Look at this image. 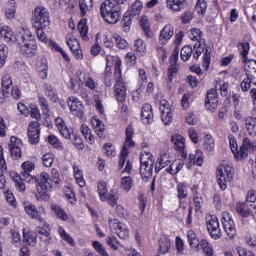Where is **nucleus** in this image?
I'll return each instance as SVG.
<instances>
[{"mask_svg": "<svg viewBox=\"0 0 256 256\" xmlns=\"http://www.w3.org/2000/svg\"><path fill=\"white\" fill-rule=\"evenodd\" d=\"M116 235H118V237L120 239H127V237H129V228H127V225L122 223V225H120V228L118 229Z\"/></svg>", "mask_w": 256, "mask_h": 256, "instance_id": "62", "label": "nucleus"}, {"mask_svg": "<svg viewBox=\"0 0 256 256\" xmlns=\"http://www.w3.org/2000/svg\"><path fill=\"white\" fill-rule=\"evenodd\" d=\"M245 73L247 75H251L256 73V61L255 60H250L245 66Z\"/></svg>", "mask_w": 256, "mask_h": 256, "instance_id": "64", "label": "nucleus"}, {"mask_svg": "<svg viewBox=\"0 0 256 256\" xmlns=\"http://www.w3.org/2000/svg\"><path fill=\"white\" fill-rule=\"evenodd\" d=\"M239 46L241 48L240 55L242 56L243 61L247 63V55H249V49H251V46L249 45V42H242Z\"/></svg>", "mask_w": 256, "mask_h": 256, "instance_id": "57", "label": "nucleus"}, {"mask_svg": "<svg viewBox=\"0 0 256 256\" xmlns=\"http://www.w3.org/2000/svg\"><path fill=\"white\" fill-rule=\"evenodd\" d=\"M170 163L171 160H169V157L167 155L160 156L155 165V173H159L161 169H165V167H167V165H169Z\"/></svg>", "mask_w": 256, "mask_h": 256, "instance_id": "36", "label": "nucleus"}, {"mask_svg": "<svg viewBox=\"0 0 256 256\" xmlns=\"http://www.w3.org/2000/svg\"><path fill=\"white\" fill-rule=\"evenodd\" d=\"M23 242L35 247V245H37V235L35 232H25V230H23Z\"/></svg>", "mask_w": 256, "mask_h": 256, "instance_id": "38", "label": "nucleus"}, {"mask_svg": "<svg viewBox=\"0 0 256 256\" xmlns=\"http://www.w3.org/2000/svg\"><path fill=\"white\" fill-rule=\"evenodd\" d=\"M221 221L225 233L227 234L229 239H233V237L237 235V228L235 227V222L233 221L231 214H229V212H223Z\"/></svg>", "mask_w": 256, "mask_h": 256, "instance_id": "11", "label": "nucleus"}, {"mask_svg": "<svg viewBox=\"0 0 256 256\" xmlns=\"http://www.w3.org/2000/svg\"><path fill=\"white\" fill-rule=\"evenodd\" d=\"M27 215L39 221L40 225L35 228V234L40 241L44 243H49L51 239V229L49 228V224L43 219V217L39 216V212H37V207L33 204H28L24 207Z\"/></svg>", "mask_w": 256, "mask_h": 256, "instance_id": "3", "label": "nucleus"}, {"mask_svg": "<svg viewBox=\"0 0 256 256\" xmlns=\"http://www.w3.org/2000/svg\"><path fill=\"white\" fill-rule=\"evenodd\" d=\"M142 9H143V3L139 0H136L132 4L131 8L128 10L127 13H129L131 17H137V15L141 13Z\"/></svg>", "mask_w": 256, "mask_h": 256, "instance_id": "45", "label": "nucleus"}, {"mask_svg": "<svg viewBox=\"0 0 256 256\" xmlns=\"http://www.w3.org/2000/svg\"><path fill=\"white\" fill-rule=\"evenodd\" d=\"M15 11V0H9L4 10L6 19H15Z\"/></svg>", "mask_w": 256, "mask_h": 256, "instance_id": "35", "label": "nucleus"}, {"mask_svg": "<svg viewBox=\"0 0 256 256\" xmlns=\"http://www.w3.org/2000/svg\"><path fill=\"white\" fill-rule=\"evenodd\" d=\"M125 133H126V140L119 158V167L121 169L125 167V160L129 155V150L127 149V147H135V142L133 141V135H135V130L133 129V126H128L126 128Z\"/></svg>", "mask_w": 256, "mask_h": 256, "instance_id": "9", "label": "nucleus"}, {"mask_svg": "<svg viewBox=\"0 0 256 256\" xmlns=\"http://www.w3.org/2000/svg\"><path fill=\"white\" fill-rule=\"evenodd\" d=\"M16 43L20 46L22 55L26 57H35L37 53V42L33 39L31 31L27 28H22L16 35Z\"/></svg>", "mask_w": 256, "mask_h": 256, "instance_id": "4", "label": "nucleus"}, {"mask_svg": "<svg viewBox=\"0 0 256 256\" xmlns=\"http://www.w3.org/2000/svg\"><path fill=\"white\" fill-rule=\"evenodd\" d=\"M175 28L171 24H166L159 34V41L162 45H167V41L173 37Z\"/></svg>", "mask_w": 256, "mask_h": 256, "instance_id": "18", "label": "nucleus"}, {"mask_svg": "<svg viewBox=\"0 0 256 256\" xmlns=\"http://www.w3.org/2000/svg\"><path fill=\"white\" fill-rule=\"evenodd\" d=\"M23 171L20 174L13 176L15 187L20 193H25L27 186L25 183H34L36 185L35 197L37 201H45L47 199V189L51 187L49 183V174L42 172L40 176H31V171L35 169V164L32 162H24L22 164Z\"/></svg>", "mask_w": 256, "mask_h": 256, "instance_id": "1", "label": "nucleus"}, {"mask_svg": "<svg viewBox=\"0 0 256 256\" xmlns=\"http://www.w3.org/2000/svg\"><path fill=\"white\" fill-rule=\"evenodd\" d=\"M8 149L11 153V157L13 159H19L21 158V139L12 136L10 138V142L8 144Z\"/></svg>", "mask_w": 256, "mask_h": 256, "instance_id": "17", "label": "nucleus"}, {"mask_svg": "<svg viewBox=\"0 0 256 256\" xmlns=\"http://www.w3.org/2000/svg\"><path fill=\"white\" fill-rule=\"evenodd\" d=\"M171 251V240L169 238H164L159 241V254L165 255Z\"/></svg>", "mask_w": 256, "mask_h": 256, "instance_id": "39", "label": "nucleus"}, {"mask_svg": "<svg viewBox=\"0 0 256 256\" xmlns=\"http://www.w3.org/2000/svg\"><path fill=\"white\" fill-rule=\"evenodd\" d=\"M153 165H155V160L153 159V154L145 152L140 156V175L142 179H151L153 175Z\"/></svg>", "mask_w": 256, "mask_h": 256, "instance_id": "7", "label": "nucleus"}, {"mask_svg": "<svg viewBox=\"0 0 256 256\" xmlns=\"http://www.w3.org/2000/svg\"><path fill=\"white\" fill-rule=\"evenodd\" d=\"M175 149L181 153L183 159H187V152H185V138L181 135H174L171 137Z\"/></svg>", "mask_w": 256, "mask_h": 256, "instance_id": "20", "label": "nucleus"}, {"mask_svg": "<svg viewBox=\"0 0 256 256\" xmlns=\"http://www.w3.org/2000/svg\"><path fill=\"white\" fill-rule=\"evenodd\" d=\"M181 169H183V164L180 161H174L169 165L166 171L170 173V175H177L178 171H181Z\"/></svg>", "mask_w": 256, "mask_h": 256, "instance_id": "49", "label": "nucleus"}, {"mask_svg": "<svg viewBox=\"0 0 256 256\" xmlns=\"http://www.w3.org/2000/svg\"><path fill=\"white\" fill-rule=\"evenodd\" d=\"M78 31L84 41H89V37L87 36L89 33V27L87 26V22L85 20H81L78 23Z\"/></svg>", "mask_w": 256, "mask_h": 256, "instance_id": "46", "label": "nucleus"}, {"mask_svg": "<svg viewBox=\"0 0 256 256\" xmlns=\"http://www.w3.org/2000/svg\"><path fill=\"white\" fill-rule=\"evenodd\" d=\"M236 211L240 217H255L256 208L247 202L237 203Z\"/></svg>", "mask_w": 256, "mask_h": 256, "instance_id": "16", "label": "nucleus"}, {"mask_svg": "<svg viewBox=\"0 0 256 256\" xmlns=\"http://www.w3.org/2000/svg\"><path fill=\"white\" fill-rule=\"evenodd\" d=\"M58 233L60 235V237L66 241V243H69V245H71V247H75V240L73 239V237H71V235H69L65 229L63 228H59L58 229Z\"/></svg>", "mask_w": 256, "mask_h": 256, "instance_id": "51", "label": "nucleus"}, {"mask_svg": "<svg viewBox=\"0 0 256 256\" xmlns=\"http://www.w3.org/2000/svg\"><path fill=\"white\" fill-rule=\"evenodd\" d=\"M119 200V193L117 189H111L108 195L106 196V201L110 207H115L117 201Z\"/></svg>", "mask_w": 256, "mask_h": 256, "instance_id": "42", "label": "nucleus"}, {"mask_svg": "<svg viewBox=\"0 0 256 256\" xmlns=\"http://www.w3.org/2000/svg\"><path fill=\"white\" fill-rule=\"evenodd\" d=\"M244 126L250 137H256V117L245 118Z\"/></svg>", "mask_w": 256, "mask_h": 256, "instance_id": "29", "label": "nucleus"}, {"mask_svg": "<svg viewBox=\"0 0 256 256\" xmlns=\"http://www.w3.org/2000/svg\"><path fill=\"white\" fill-rule=\"evenodd\" d=\"M166 7L171 9V11L179 13V11L185 9V0H166Z\"/></svg>", "mask_w": 256, "mask_h": 256, "instance_id": "30", "label": "nucleus"}, {"mask_svg": "<svg viewBox=\"0 0 256 256\" xmlns=\"http://www.w3.org/2000/svg\"><path fill=\"white\" fill-rule=\"evenodd\" d=\"M134 48L137 53L140 55H143L145 51H147V47L145 45V42H143L142 39H137L134 43Z\"/></svg>", "mask_w": 256, "mask_h": 256, "instance_id": "59", "label": "nucleus"}, {"mask_svg": "<svg viewBox=\"0 0 256 256\" xmlns=\"http://www.w3.org/2000/svg\"><path fill=\"white\" fill-rule=\"evenodd\" d=\"M209 65H211V48L207 47L205 49V52L203 55V64H202L205 71H207V69H209Z\"/></svg>", "mask_w": 256, "mask_h": 256, "instance_id": "55", "label": "nucleus"}, {"mask_svg": "<svg viewBox=\"0 0 256 256\" xmlns=\"http://www.w3.org/2000/svg\"><path fill=\"white\" fill-rule=\"evenodd\" d=\"M125 0H105L100 6V13L106 23L115 25L121 19V5Z\"/></svg>", "mask_w": 256, "mask_h": 256, "instance_id": "2", "label": "nucleus"}, {"mask_svg": "<svg viewBox=\"0 0 256 256\" xmlns=\"http://www.w3.org/2000/svg\"><path fill=\"white\" fill-rule=\"evenodd\" d=\"M140 26L143 29L146 37H151V29L149 25V18L147 16H142L140 20Z\"/></svg>", "mask_w": 256, "mask_h": 256, "instance_id": "50", "label": "nucleus"}, {"mask_svg": "<svg viewBox=\"0 0 256 256\" xmlns=\"http://www.w3.org/2000/svg\"><path fill=\"white\" fill-rule=\"evenodd\" d=\"M246 203L256 208V192L255 190H249L246 196Z\"/></svg>", "mask_w": 256, "mask_h": 256, "instance_id": "63", "label": "nucleus"}, {"mask_svg": "<svg viewBox=\"0 0 256 256\" xmlns=\"http://www.w3.org/2000/svg\"><path fill=\"white\" fill-rule=\"evenodd\" d=\"M66 43L75 59H83V52L79 49V42L75 38H66Z\"/></svg>", "mask_w": 256, "mask_h": 256, "instance_id": "25", "label": "nucleus"}, {"mask_svg": "<svg viewBox=\"0 0 256 256\" xmlns=\"http://www.w3.org/2000/svg\"><path fill=\"white\" fill-rule=\"evenodd\" d=\"M34 27H49L51 20L49 19V10L43 6L34 9Z\"/></svg>", "mask_w": 256, "mask_h": 256, "instance_id": "10", "label": "nucleus"}, {"mask_svg": "<svg viewBox=\"0 0 256 256\" xmlns=\"http://www.w3.org/2000/svg\"><path fill=\"white\" fill-rule=\"evenodd\" d=\"M45 95H47L53 103H57V91L53 89V86L46 84Z\"/></svg>", "mask_w": 256, "mask_h": 256, "instance_id": "54", "label": "nucleus"}, {"mask_svg": "<svg viewBox=\"0 0 256 256\" xmlns=\"http://www.w3.org/2000/svg\"><path fill=\"white\" fill-rule=\"evenodd\" d=\"M91 124L94 128V131L96 135L100 138L103 139L105 137V124L101 121V119L94 117L91 120Z\"/></svg>", "mask_w": 256, "mask_h": 256, "instance_id": "27", "label": "nucleus"}, {"mask_svg": "<svg viewBox=\"0 0 256 256\" xmlns=\"http://www.w3.org/2000/svg\"><path fill=\"white\" fill-rule=\"evenodd\" d=\"M80 131L90 145H93V143H95V137H93V134H91V129H89V126H87L86 124H82L80 127Z\"/></svg>", "mask_w": 256, "mask_h": 256, "instance_id": "37", "label": "nucleus"}, {"mask_svg": "<svg viewBox=\"0 0 256 256\" xmlns=\"http://www.w3.org/2000/svg\"><path fill=\"white\" fill-rule=\"evenodd\" d=\"M189 161L191 165H198V167H201L203 165V152L201 150H196L190 153Z\"/></svg>", "mask_w": 256, "mask_h": 256, "instance_id": "31", "label": "nucleus"}, {"mask_svg": "<svg viewBox=\"0 0 256 256\" xmlns=\"http://www.w3.org/2000/svg\"><path fill=\"white\" fill-rule=\"evenodd\" d=\"M78 79L80 83H84L88 89H91V91H95L97 89V83L95 80L91 78V75L87 72H80L78 74Z\"/></svg>", "mask_w": 256, "mask_h": 256, "instance_id": "26", "label": "nucleus"}, {"mask_svg": "<svg viewBox=\"0 0 256 256\" xmlns=\"http://www.w3.org/2000/svg\"><path fill=\"white\" fill-rule=\"evenodd\" d=\"M5 171H7V163L3 157V147L0 146V189H5V185L7 184Z\"/></svg>", "mask_w": 256, "mask_h": 256, "instance_id": "24", "label": "nucleus"}, {"mask_svg": "<svg viewBox=\"0 0 256 256\" xmlns=\"http://www.w3.org/2000/svg\"><path fill=\"white\" fill-rule=\"evenodd\" d=\"M51 209L52 211H54L56 217H58V219H61V221L69 220V216L67 215V212H65V210L61 208V206L57 204H52Z\"/></svg>", "mask_w": 256, "mask_h": 256, "instance_id": "34", "label": "nucleus"}, {"mask_svg": "<svg viewBox=\"0 0 256 256\" xmlns=\"http://www.w3.org/2000/svg\"><path fill=\"white\" fill-rule=\"evenodd\" d=\"M13 85V80L11 79V75L6 74L2 77V89L5 91H9L11 93V86Z\"/></svg>", "mask_w": 256, "mask_h": 256, "instance_id": "56", "label": "nucleus"}, {"mask_svg": "<svg viewBox=\"0 0 256 256\" xmlns=\"http://www.w3.org/2000/svg\"><path fill=\"white\" fill-rule=\"evenodd\" d=\"M42 161L45 167H52L53 161H55V155L53 153H46L43 155Z\"/></svg>", "mask_w": 256, "mask_h": 256, "instance_id": "61", "label": "nucleus"}, {"mask_svg": "<svg viewBox=\"0 0 256 256\" xmlns=\"http://www.w3.org/2000/svg\"><path fill=\"white\" fill-rule=\"evenodd\" d=\"M97 189L100 201H107V195L109 194L107 190V183L105 181H99Z\"/></svg>", "mask_w": 256, "mask_h": 256, "instance_id": "41", "label": "nucleus"}, {"mask_svg": "<svg viewBox=\"0 0 256 256\" xmlns=\"http://www.w3.org/2000/svg\"><path fill=\"white\" fill-rule=\"evenodd\" d=\"M230 149L235 157V159H241V150H239V147L237 145V140L233 135L228 136Z\"/></svg>", "mask_w": 256, "mask_h": 256, "instance_id": "33", "label": "nucleus"}, {"mask_svg": "<svg viewBox=\"0 0 256 256\" xmlns=\"http://www.w3.org/2000/svg\"><path fill=\"white\" fill-rule=\"evenodd\" d=\"M199 246L201 247L206 256H215V253L213 251V245L209 243V241L202 239Z\"/></svg>", "mask_w": 256, "mask_h": 256, "instance_id": "44", "label": "nucleus"}, {"mask_svg": "<svg viewBox=\"0 0 256 256\" xmlns=\"http://www.w3.org/2000/svg\"><path fill=\"white\" fill-rule=\"evenodd\" d=\"M205 107L208 111H212V109H215V107H217V90L215 88L208 90L206 95Z\"/></svg>", "mask_w": 256, "mask_h": 256, "instance_id": "21", "label": "nucleus"}, {"mask_svg": "<svg viewBox=\"0 0 256 256\" xmlns=\"http://www.w3.org/2000/svg\"><path fill=\"white\" fill-rule=\"evenodd\" d=\"M142 122L144 125L153 123V106L151 104H144L141 112Z\"/></svg>", "mask_w": 256, "mask_h": 256, "instance_id": "23", "label": "nucleus"}, {"mask_svg": "<svg viewBox=\"0 0 256 256\" xmlns=\"http://www.w3.org/2000/svg\"><path fill=\"white\" fill-rule=\"evenodd\" d=\"M81 15L85 17L87 12L93 9V0H83L79 2Z\"/></svg>", "mask_w": 256, "mask_h": 256, "instance_id": "47", "label": "nucleus"}, {"mask_svg": "<svg viewBox=\"0 0 256 256\" xmlns=\"http://www.w3.org/2000/svg\"><path fill=\"white\" fill-rule=\"evenodd\" d=\"M41 135V124L34 121L28 126V141L31 145H37L39 143V136Z\"/></svg>", "mask_w": 256, "mask_h": 256, "instance_id": "15", "label": "nucleus"}, {"mask_svg": "<svg viewBox=\"0 0 256 256\" xmlns=\"http://www.w3.org/2000/svg\"><path fill=\"white\" fill-rule=\"evenodd\" d=\"M0 37L6 41V43H17V36L13 35V30L9 26H3L0 28Z\"/></svg>", "mask_w": 256, "mask_h": 256, "instance_id": "28", "label": "nucleus"}, {"mask_svg": "<svg viewBox=\"0 0 256 256\" xmlns=\"http://www.w3.org/2000/svg\"><path fill=\"white\" fill-rule=\"evenodd\" d=\"M207 231L212 239H221L223 237L221 228L219 227V219L217 216H210L206 224Z\"/></svg>", "mask_w": 256, "mask_h": 256, "instance_id": "12", "label": "nucleus"}, {"mask_svg": "<svg viewBox=\"0 0 256 256\" xmlns=\"http://www.w3.org/2000/svg\"><path fill=\"white\" fill-rule=\"evenodd\" d=\"M176 191H177V197H178V199L180 201V205H181V200L187 199V196L189 195V192L187 191V184L178 183L177 187H176Z\"/></svg>", "mask_w": 256, "mask_h": 256, "instance_id": "40", "label": "nucleus"}, {"mask_svg": "<svg viewBox=\"0 0 256 256\" xmlns=\"http://www.w3.org/2000/svg\"><path fill=\"white\" fill-rule=\"evenodd\" d=\"M203 51H205V46L201 42H196L193 48L191 46H184L180 51V57L182 61H188L192 56L197 61L203 55Z\"/></svg>", "mask_w": 256, "mask_h": 256, "instance_id": "8", "label": "nucleus"}, {"mask_svg": "<svg viewBox=\"0 0 256 256\" xmlns=\"http://www.w3.org/2000/svg\"><path fill=\"white\" fill-rule=\"evenodd\" d=\"M56 123H57L58 130L60 131L64 139H73V136L75 135V133L73 132V128H68L65 125V122L63 121V119L61 118H57Z\"/></svg>", "mask_w": 256, "mask_h": 256, "instance_id": "22", "label": "nucleus"}, {"mask_svg": "<svg viewBox=\"0 0 256 256\" xmlns=\"http://www.w3.org/2000/svg\"><path fill=\"white\" fill-rule=\"evenodd\" d=\"M159 109L161 111V119L164 125H171V123H173V107L169 105L167 100H161Z\"/></svg>", "mask_w": 256, "mask_h": 256, "instance_id": "13", "label": "nucleus"}, {"mask_svg": "<svg viewBox=\"0 0 256 256\" xmlns=\"http://www.w3.org/2000/svg\"><path fill=\"white\" fill-rule=\"evenodd\" d=\"M256 145L248 137L243 138L242 146L240 147L241 159H247L249 157V151H254Z\"/></svg>", "mask_w": 256, "mask_h": 256, "instance_id": "19", "label": "nucleus"}, {"mask_svg": "<svg viewBox=\"0 0 256 256\" xmlns=\"http://www.w3.org/2000/svg\"><path fill=\"white\" fill-rule=\"evenodd\" d=\"M203 147L205 151H208V153H213V151H215V140L213 139V136L207 134L204 137Z\"/></svg>", "mask_w": 256, "mask_h": 256, "instance_id": "43", "label": "nucleus"}, {"mask_svg": "<svg viewBox=\"0 0 256 256\" xmlns=\"http://www.w3.org/2000/svg\"><path fill=\"white\" fill-rule=\"evenodd\" d=\"M187 238L190 247H192V249H196L197 251H199V245L201 242L199 241V238H197V234H195L193 230H189L187 232Z\"/></svg>", "mask_w": 256, "mask_h": 256, "instance_id": "32", "label": "nucleus"}, {"mask_svg": "<svg viewBox=\"0 0 256 256\" xmlns=\"http://www.w3.org/2000/svg\"><path fill=\"white\" fill-rule=\"evenodd\" d=\"M216 175L220 189L225 191L227 189V181H233L235 170L227 164L219 165Z\"/></svg>", "mask_w": 256, "mask_h": 256, "instance_id": "6", "label": "nucleus"}, {"mask_svg": "<svg viewBox=\"0 0 256 256\" xmlns=\"http://www.w3.org/2000/svg\"><path fill=\"white\" fill-rule=\"evenodd\" d=\"M36 31V35L42 43L47 44L49 42V39H47V35L45 34V31L43 29H47V27H34Z\"/></svg>", "mask_w": 256, "mask_h": 256, "instance_id": "58", "label": "nucleus"}, {"mask_svg": "<svg viewBox=\"0 0 256 256\" xmlns=\"http://www.w3.org/2000/svg\"><path fill=\"white\" fill-rule=\"evenodd\" d=\"M189 37L192 41H197V43H201V30L198 28L190 29Z\"/></svg>", "mask_w": 256, "mask_h": 256, "instance_id": "60", "label": "nucleus"}, {"mask_svg": "<svg viewBox=\"0 0 256 256\" xmlns=\"http://www.w3.org/2000/svg\"><path fill=\"white\" fill-rule=\"evenodd\" d=\"M48 181L50 183V187H48V189H51V183H54L55 185H61V176L57 169H52L51 178H49Z\"/></svg>", "mask_w": 256, "mask_h": 256, "instance_id": "52", "label": "nucleus"}, {"mask_svg": "<svg viewBox=\"0 0 256 256\" xmlns=\"http://www.w3.org/2000/svg\"><path fill=\"white\" fill-rule=\"evenodd\" d=\"M106 243L114 251H118L119 247H121V243H119V240H117V237H115V236H108L106 238Z\"/></svg>", "mask_w": 256, "mask_h": 256, "instance_id": "53", "label": "nucleus"}, {"mask_svg": "<svg viewBox=\"0 0 256 256\" xmlns=\"http://www.w3.org/2000/svg\"><path fill=\"white\" fill-rule=\"evenodd\" d=\"M114 76L116 79L114 86L115 97L117 101L123 103L127 99V87H125V82H123V77L121 76V60L115 62Z\"/></svg>", "mask_w": 256, "mask_h": 256, "instance_id": "5", "label": "nucleus"}, {"mask_svg": "<svg viewBox=\"0 0 256 256\" xmlns=\"http://www.w3.org/2000/svg\"><path fill=\"white\" fill-rule=\"evenodd\" d=\"M68 106L75 117H78V119H83L85 115V106H83V102L75 97H72L69 98Z\"/></svg>", "mask_w": 256, "mask_h": 256, "instance_id": "14", "label": "nucleus"}, {"mask_svg": "<svg viewBox=\"0 0 256 256\" xmlns=\"http://www.w3.org/2000/svg\"><path fill=\"white\" fill-rule=\"evenodd\" d=\"M38 103L41 107L43 115L49 117L51 115V107L49 106V102L45 97H39Z\"/></svg>", "mask_w": 256, "mask_h": 256, "instance_id": "48", "label": "nucleus"}]
</instances>
